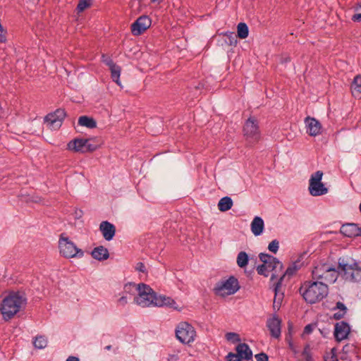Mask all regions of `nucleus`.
<instances>
[{
	"label": "nucleus",
	"instance_id": "1",
	"mask_svg": "<svg viewBox=\"0 0 361 361\" xmlns=\"http://www.w3.org/2000/svg\"><path fill=\"white\" fill-rule=\"evenodd\" d=\"M136 290L138 295L134 298L135 302L142 307H167L180 311L181 307L171 297L158 295L149 285L141 283L137 285Z\"/></svg>",
	"mask_w": 361,
	"mask_h": 361
},
{
	"label": "nucleus",
	"instance_id": "2",
	"mask_svg": "<svg viewBox=\"0 0 361 361\" xmlns=\"http://www.w3.org/2000/svg\"><path fill=\"white\" fill-rule=\"evenodd\" d=\"M298 293L308 305L319 303L329 295V286L323 281L307 280L301 283Z\"/></svg>",
	"mask_w": 361,
	"mask_h": 361
},
{
	"label": "nucleus",
	"instance_id": "3",
	"mask_svg": "<svg viewBox=\"0 0 361 361\" xmlns=\"http://www.w3.org/2000/svg\"><path fill=\"white\" fill-rule=\"evenodd\" d=\"M27 304V298L23 293L10 292L1 301L0 312L5 321L11 319L22 307Z\"/></svg>",
	"mask_w": 361,
	"mask_h": 361
},
{
	"label": "nucleus",
	"instance_id": "4",
	"mask_svg": "<svg viewBox=\"0 0 361 361\" xmlns=\"http://www.w3.org/2000/svg\"><path fill=\"white\" fill-rule=\"evenodd\" d=\"M338 276H341L350 282L361 281V267L360 263L353 257L345 255L338 259V266L336 268Z\"/></svg>",
	"mask_w": 361,
	"mask_h": 361
},
{
	"label": "nucleus",
	"instance_id": "5",
	"mask_svg": "<svg viewBox=\"0 0 361 361\" xmlns=\"http://www.w3.org/2000/svg\"><path fill=\"white\" fill-rule=\"evenodd\" d=\"M312 277V279L323 281L326 284L334 283L338 279V271L334 266L328 263H320L314 267Z\"/></svg>",
	"mask_w": 361,
	"mask_h": 361
},
{
	"label": "nucleus",
	"instance_id": "6",
	"mask_svg": "<svg viewBox=\"0 0 361 361\" xmlns=\"http://www.w3.org/2000/svg\"><path fill=\"white\" fill-rule=\"evenodd\" d=\"M243 136L250 144L257 143L261 138V133L257 119L254 116L249 117L243 128Z\"/></svg>",
	"mask_w": 361,
	"mask_h": 361
},
{
	"label": "nucleus",
	"instance_id": "7",
	"mask_svg": "<svg viewBox=\"0 0 361 361\" xmlns=\"http://www.w3.org/2000/svg\"><path fill=\"white\" fill-rule=\"evenodd\" d=\"M93 137L80 138L76 137L67 144V149L73 152H79L81 154L91 153L96 151L99 148V145L92 144L90 141L93 140Z\"/></svg>",
	"mask_w": 361,
	"mask_h": 361
},
{
	"label": "nucleus",
	"instance_id": "8",
	"mask_svg": "<svg viewBox=\"0 0 361 361\" xmlns=\"http://www.w3.org/2000/svg\"><path fill=\"white\" fill-rule=\"evenodd\" d=\"M63 233L60 235L59 240V248L60 254L66 258L82 257L84 252L77 247L73 242L68 237H64Z\"/></svg>",
	"mask_w": 361,
	"mask_h": 361
},
{
	"label": "nucleus",
	"instance_id": "9",
	"mask_svg": "<svg viewBox=\"0 0 361 361\" xmlns=\"http://www.w3.org/2000/svg\"><path fill=\"white\" fill-rule=\"evenodd\" d=\"M240 289L238 280L233 276L216 283L214 291L216 295L226 296L235 293Z\"/></svg>",
	"mask_w": 361,
	"mask_h": 361
},
{
	"label": "nucleus",
	"instance_id": "10",
	"mask_svg": "<svg viewBox=\"0 0 361 361\" xmlns=\"http://www.w3.org/2000/svg\"><path fill=\"white\" fill-rule=\"evenodd\" d=\"M176 338L183 344H190L195 341L196 331L195 328L187 322H180L175 330Z\"/></svg>",
	"mask_w": 361,
	"mask_h": 361
},
{
	"label": "nucleus",
	"instance_id": "11",
	"mask_svg": "<svg viewBox=\"0 0 361 361\" xmlns=\"http://www.w3.org/2000/svg\"><path fill=\"white\" fill-rule=\"evenodd\" d=\"M66 116L65 109H57L54 112L49 113L44 117V122L47 123L50 128L58 130L61 128Z\"/></svg>",
	"mask_w": 361,
	"mask_h": 361
},
{
	"label": "nucleus",
	"instance_id": "12",
	"mask_svg": "<svg viewBox=\"0 0 361 361\" xmlns=\"http://www.w3.org/2000/svg\"><path fill=\"white\" fill-rule=\"evenodd\" d=\"M66 116L65 109H57L54 112L49 113L44 117V122L47 123L50 128L58 130L61 128Z\"/></svg>",
	"mask_w": 361,
	"mask_h": 361
},
{
	"label": "nucleus",
	"instance_id": "13",
	"mask_svg": "<svg viewBox=\"0 0 361 361\" xmlns=\"http://www.w3.org/2000/svg\"><path fill=\"white\" fill-rule=\"evenodd\" d=\"M152 24L151 18L145 15L140 16L132 25L131 32L135 36L143 34Z\"/></svg>",
	"mask_w": 361,
	"mask_h": 361
},
{
	"label": "nucleus",
	"instance_id": "14",
	"mask_svg": "<svg viewBox=\"0 0 361 361\" xmlns=\"http://www.w3.org/2000/svg\"><path fill=\"white\" fill-rule=\"evenodd\" d=\"M350 332L349 324L345 321L337 322L334 326V335L336 341L340 342L348 338Z\"/></svg>",
	"mask_w": 361,
	"mask_h": 361
},
{
	"label": "nucleus",
	"instance_id": "15",
	"mask_svg": "<svg viewBox=\"0 0 361 361\" xmlns=\"http://www.w3.org/2000/svg\"><path fill=\"white\" fill-rule=\"evenodd\" d=\"M360 230L361 227L357 224L345 223L341 226L340 233L345 237L354 238L360 236Z\"/></svg>",
	"mask_w": 361,
	"mask_h": 361
},
{
	"label": "nucleus",
	"instance_id": "16",
	"mask_svg": "<svg viewBox=\"0 0 361 361\" xmlns=\"http://www.w3.org/2000/svg\"><path fill=\"white\" fill-rule=\"evenodd\" d=\"M281 320L276 314L267 321V326L270 331V335L275 338H279L281 336Z\"/></svg>",
	"mask_w": 361,
	"mask_h": 361
},
{
	"label": "nucleus",
	"instance_id": "17",
	"mask_svg": "<svg viewBox=\"0 0 361 361\" xmlns=\"http://www.w3.org/2000/svg\"><path fill=\"white\" fill-rule=\"evenodd\" d=\"M305 123L309 135L316 136L321 133L322 125L316 118L307 116L305 119Z\"/></svg>",
	"mask_w": 361,
	"mask_h": 361
},
{
	"label": "nucleus",
	"instance_id": "18",
	"mask_svg": "<svg viewBox=\"0 0 361 361\" xmlns=\"http://www.w3.org/2000/svg\"><path fill=\"white\" fill-rule=\"evenodd\" d=\"M99 230L102 232L104 238L107 241L111 240L116 233L115 226L107 221H104L100 224Z\"/></svg>",
	"mask_w": 361,
	"mask_h": 361
},
{
	"label": "nucleus",
	"instance_id": "19",
	"mask_svg": "<svg viewBox=\"0 0 361 361\" xmlns=\"http://www.w3.org/2000/svg\"><path fill=\"white\" fill-rule=\"evenodd\" d=\"M283 277H280L278 281L274 283V299L273 303V307L275 309L277 307L279 310L281 305V302L283 301L284 293L283 292H281V288L282 286Z\"/></svg>",
	"mask_w": 361,
	"mask_h": 361
},
{
	"label": "nucleus",
	"instance_id": "20",
	"mask_svg": "<svg viewBox=\"0 0 361 361\" xmlns=\"http://www.w3.org/2000/svg\"><path fill=\"white\" fill-rule=\"evenodd\" d=\"M235 350L242 360L248 361L252 359V351L247 343H239L235 347Z\"/></svg>",
	"mask_w": 361,
	"mask_h": 361
},
{
	"label": "nucleus",
	"instance_id": "21",
	"mask_svg": "<svg viewBox=\"0 0 361 361\" xmlns=\"http://www.w3.org/2000/svg\"><path fill=\"white\" fill-rule=\"evenodd\" d=\"M250 228L252 233L255 236H259L262 234L264 230V222L262 217L255 216L250 224Z\"/></svg>",
	"mask_w": 361,
	"mask_h": 361
},
{
	"label": "nucleus",
	"instance_id": "22",
	"mask_svg": "<svg viewBox=\"0 0 361 361\" xmlns=\"http://www.w3.org/2000/svg\"><path fill=\"white\" fill-rule=\"evenodd\" d=\"M308 190L312 196L317 197L328 192V188L323 183L309 184Z\"/></svg>",
	"mask_w": 361,
	"mask_h": 361
},
{
	"label": "nucleus",
	"instance_id": "23",
	"mask_svg": "<svg viewBox=\"0 0 361 361\" xmlns=\"http://www.w3.org/2000/svg\"><path fill=\"white\" fill-rule=\"evenodd\" d=\"M92 257L99 261L106 260L109 257L108 250L104 246H98L92 250L91 252Z\"/></svg>",
	"mask_w": 361,
	"mask_h": 361
},
{
	"label": "nucleus",
	"instance_id": "24",
	"mask_svg": "<svg viewBox=\"0 0 361 361\" xmlns=\"http://www.w3.org/2000/svg\"><path fill=\"white\" fill-rule=\"evenodd\" d=\"M353 96L356 99H361V75H357L350 86Z\"/></svg>",
	"mask_w": 361,
	"mask_h": 361
},
{
	"label": "nucleus",
	"instance_id": "25",
	"mask_svg": "<svg viewBox=\"0 0 361 361\" xmlns=\"http://www.w3.org/2000/svg\"><path fill=\"white\" fill-rule=\"evenodd\" d=\"M78 124L80 126H84L90 129L97 127L96 121L88 116H81L78 118Z\"/></svg>",
	"mask_w": 361,
	"mask_h": 361
},
{
	"label": "nucleus",
	"instance_id": "26",
	"mask_svg": "<svg viewBox=\"0 0 361 361\" xmlns=\"http://www.w3.org/2000/svg\"><path fill=\"white\" fill-rule=\"evenodd\" d=\"M332 310H340V312L334 313L331 317L332 319L336 320H340L343 319L348 311L347 307L340 301L336 303V306Z\"/></svg>",
	"mask_w": 361,
	"mask_h": 361
},
{
	"label": "nucleus",
	"instance_id": "27",
	"mask_svg": "<svg viewBox=\"0 0 361 361\" xmlns=\"http://www.w3.org/2000/svg\"><path fill=\"white\" fill-rule=\"evenodd\" d=\"M233 202L230 197L226 196L220 199L218 203V209L221 212H227L231 209Z\"/></svg>",
	"mask_w": 361,
	"mask_h": 361
},
{
	"label": "nucleus",
	"instance_id": "28",
	"mask_svg": "<svg viewBox=\"0 0 361 361\" xmlns=\"http://www.w3.org/2000/svg\"><path fill=\"white\" fill-rule=\"evenodd\" d=\"M109 70L111 71V78L112 80L115 82L116 84L121 85L120 75L121 68L115 63L111 67H109Z\"/></svg>",
	"mask_w": 361,
	"mask_h": 361
},
{
	"label": "nucleus",
	"instance_id": "29",
	"mask_svg": "<svg viewBox=\"0 0 361 361\" xmlns=\"http://www.w3.org/2000/svg\"><path fill=\"white\" fill-rule=\"evenodd\" d=\"M249 35V28L246 23H240L237 26V34L236 35L240 39H245Z\"/></svg>",
	"mask_w": 361,
	"mask_h": 361
},
{
	"label": "nucleus",
	"instance_id": "30",
	"mask_svg": "<svg viewBox=\"0 0 361 361\" xmlns=\"http://www.w3.org/2000/svg\"><path fill=\"white\" fill-rule=\"evenodd\" d=\"M299 264V261L294 262L286 269V271L283 273L280 277H283V280L286 275L288 276L294 275L296 273V271L300 268V265Z\"/></svg>",
	"mask_w": 361,
	"mask_h": 361
},
{
	"label": "nucleus",
	"instance_id": "31",
	"mask_svg": "<svg viewBox=\"0 0 361 361\" xmlns=\"http://www.w3.org/2000/svg\"><path fill=\"white\" fill-rule=\"evenodd\" d=\"M236 262L240 268H245L249 262L248 255L244 251L240 252L237 256Z\"/></svg>",
	"mask_w": 361,
	"mask_h": 361
},
{
	"label": "nucleus",
	"instance_id": "32",
	"mask_svg": "<svg viewBox=\"0 0 361 361\" xmlns=\"http://www.w3.org/2000/svg\"><path fill=\"white\" fill-rule=\"evenodd\" d=\"M33 345L36 348L44 349L47 345V339L44 336H37L34 338Z\"/></svg>",
	"mask_w": 361,
	"mask_h": 361
},
{
	"label": "nucleus",
	"instance_id": "33",
	"mask_svg": "<svg viewBox=\"0 0 361 361\" xmlns=\"http://www.w3.org/2000/svg\"><path fill=\"white\" fill-rule=\"evenodd\" d=\"M259 260L262 262V264H267L270 263V261L275 262V263L279 264V259L267 253L261 252L259 255Z\"/></svg>",
	"mask_w": 361,
	"mask_h": 361
},
{
	"label": "nucleus",
	"instance_id": "34",
	"mask_svg": "<svg viewBox=\"0 0 361 361\" xmlns=\"http://www.w3.org/2000/svg\"><path fill=\"white\" fill-rule=\"evenodd\" d=\"M225 37H226V39H225V42L230 45V46H232V45H234L235 46L236 44H237V38L238 37L235 33L233 32H227L225 34Z\"/></svg>",
	"mask_w": 361,
	"mask_h": 361
},
{
	"label": "nucleus",
	"instance_id": "35",
	"mask_svg": "<svg viewBox=\"0 0 361 361\" xmlns=\"http://www.w3.org/2000/svg\"><path fill=\"white\" fill-rule=\"evenodd\" d=\"M92 0H79L76 10L78 13H81L85 9L90 8L92 5Z\"/></svg>",
	"mask_w": 361,
	"mask_h": 361
},
{
	"label": "nucleus",
	"instance_id": "36",
	"mask_svg": "<svg viewBox=\"0 0 361 361\" xmlns=\"http://www.w3.org/2000/svg\"><path fill=\"white\" fill-rule=\"evenodd\" d=\"M323 176V172L322 171H317L312 173L309 180V184L322 183V179Z\"/></svg>",
	"mask_w": 361,
	"mask_h": 361
},
{
	"label": "nucleus",
	"instance_id": "37",
	"mask_svg": "<svg viewBox=\"0 0 361 361\" xmlns=\"http://www.w3.org/2000/svg\"><path fill=\"white\" fill-rule=\"evenodd\" d=\"M310 350V345L307 343L302 352V355L304 357L305 361H314Z\"/></svg>",
	"mask_w": 361,
	"mask_h": 361
},
{
	"label": "nucleus",
	"instance_id": "38",
	"mask_svg": "<svg viewBox=\"0 0 361 361\" xmlns=\"http://www.w3.org/2000/svg\"><path fill=\"white\" fill-rule=\"evenodd\" d=\"M257 271L259 275L264 277H268L269 275V270L267 269V265L264 264H259L257 267Z\"/></svg>",
	"mask_w": 361,
	"mask_h": 361
},
{
	"label": "nucleus",
	"instance_id": "39",
	"mask_svg": "<svg viewBox=\"0 0 361 361\" xmlns=\"http://www.w3.org/2000/svg\"><path fill=\"white\" fill-rule=\"evenodd\" d=\"M225 336L227 341H231L233 343H235L240 341V336L237 333L228 332L226 334Z\"/></svg>",
	"mask_w": 361,
	"mask_h": 361
},
{
	"label": "nucleus",
	"instance_id": "40",
	"mask_svg": "<svg viewBox=\"0 0 361 361\" xmlns=\"http://www.w3.org/2000/svg\"><path fill=\"white\" fill-rule=\"evenodd\" d=\"M279 268V271H281L283 268V264L279 260V264L275 263V262L270 261V263L267 264V269L271 271V270H275Z\"/></svg>",
	"mask_w": 361,
	"mask_h": 361
},
{
	"label": "nucleus",
	"instance_id": "41",
	"mask_svg": "<svg viewBox=\"0 0 361 361\" xmlns=\"http://www.w3.org/2000/svg\"><path fill=\"white\" fill-rule=\"evenodd\" d=\"M279 248V242L276 239L273 240L268 245V250L274 254H276Z\"/></svg>",
	"mask_w": 361,
	"mask_h": 361
},
{
	"label": "nucleus",
	"instance_id": "42",
	"mask_svg": "<svg viewBox=\"0 0 361 361\" xmlns=\"http://www.w3.org/2000/svg\"><path fill=\"white\" fill-rule=\"evenodd\" d=\"M102 61L105 65H106L109 68L111 67V66H113L114 64H115V63L114 62L112 59L106 54L102 55Z\"/></svg>",
	"mask_w": 361,
	"mask_h": 361
},
{
	"label": "nucleus",
	"instance_id": "43",
	"mask_svg": "<svg viewBox=\"0 0 361 361\" xmlns=\"http://www.w3.org/2000/svg\"><path fill=\"white\" fill-rule=\"evenodd\" d=\"M226 361H242L243 360L237 353H229L226 357Z\"/></svg>",
	"mask_w": 361,
	"mask_h": 361
},
{
	"label": "nucleus",
	"instance_id": "44",
	"mask_svg": "<svg viewBox=\"0 0 361 361\" xmlns=\"http://www.w3.org/2000/svg\"><path fill=\"white\" fill-rule=\"evenodd\" d=\"M292 329H293L292 324L288 323V332L286 335V338H285V340H286V341L287 342L288 344H290V342H293L292 341Z\"/></svg>",
	"mask_w": 361,
	"mask_h": 361
},
{
	"label": "nucleus",
	"instance_id": "45",
	"mask_svg": "<svg viewBox=\"0 0 361 361\" xmlns=\"http://www.w3.org/2000/svg\"><path fill=\"white\" fill-rule=\"evenodd\" d=\"M257 361H269V357L265 353H260L255 355Z\"/></svg>",
	"mask_w": 361,
	"mask_h": 361
},
{
	"label": "nucleus",
	"instance_id": "46",
	"mask_svg": "<svg viewBox=\"0 0 361 361\" xmlns=\"http://www.w3.org/2000/svg\"><path fill=\"white\" fill-rule=\"evenodd\" d=\"M135 269L142 273H146L147 269L145 264L142 262H137L135 266Z\"/></svg>",
	"mask_w": 361,
	"mask_h": 361
},
{
	"label": "nucleus",
	"instance_id": "47",
	"mask_svg": "<svg viewBox=\"0 0 361 361\" xmlns=\"http://www.w3.org/2000/svg\"><path fill=\"white\" fill-rule=\"evenodd\" d=\"M137 287V285H136L134 283H128L125 285L124 290L126 292H130L131 291L132 288H134L136 290V288Z\"/></svg>",
	"mask_w": 361,
	"mask_h": 361
},
{
	"label": "nucleus",
	"instance_id": "48",
	"mask_svg": "<svg viewBox=\"0 0 361 361\" xmlns=\"http://www.w3.org/2000/svg\"><path fill=\"white\" fill-rule=\"evenodd\" d=\"M271 271H272V274H271V279H270V280L271 281L279 277L280 278L281 276H279V274L282 272V271H279V268H276V271L271 270Z\"/></svg>",
	"mask_w": 361,
	"mask_h": 361
},
{
	"label": "nucleus",
	"instance_id": "49",
	"mask_svg": "<svg viewBox=\"0 0 361 361\" xmlns=\"http://www.w3.org/2000/svg\"><path fill=\"white\" fill-rule=\"evenodd\" d=\"M313 331V326L312 324H307V326H305L304 328V330H303V333L305 334H310L312 333V331Z\"/></svg>",
	"mask_w": 361,
	"mask_h": 361
},
{
	"label": "nucleus",
	"instance_id": "50",
	"mask_svg": "<svg viewBox=\"0 0 361 361\" xmlns=\"http://www.w3.org/2000/svg\"><path fill=\"white\" fill-rule=\"evenodd\" d=\"M351 20H352L353 22H358V23H360V22H361V13H355V14H354V15L352 16Z\"/></svg>",
	"mask_w": 361,
	"mask_h": 361
},
{
	"label": "nucleus",
	"instance_id": "51",
	"mask_svg": "<svg viewBox=\"0 0 361 361\" xmlns=\"http://www.w3.org/2000/svg\"><path fill=\"white\" fill-rule=\"evenodd\" d=\"M288 348H290V350H291L293 351V353L296 355L298 353V351L296 350L294 344L293 342H290V344H288Z\"/></svg>",
	"mask_w": 361,
	"mask_h": 361
},
{
	"label": "nucleus",
	"instance_id": "52",
	"mask_svg": "<svg viewBox=\"0 0 361 361\" xmlns=\"http://www.w3.org/2000/svg\"><path fill=\"white\" fill-rule=\"evenodd\" d=\"M118 302L122 305H125L127 303V298L126 296H122L118 299Z\"/></svg>",
	"mask_w": 361,
	"mask_h": 361
},
{
	"label": "nucleus",
	"instance_id": "53",
	"mask_svg": "<svg viewBox=\"0 0 361 361\" xmlns=\"http://www.w3.org/2000/svg\"><path fill=\"white\" fill-rule=\"evenodd\" d=\"M351 347H353V345H350V344H346V345H345L343 346V351L344 353H348V352H349V351H350V348Z\"/></svg>",
	"mask_w": 361,
	"mask_h": 361
},
{
	"label": "nucleus",
	"instance_id": "54",
	"mask_svg": "<svg viewBox=\"0 0 361 361\" xmlns=\"http://www.w3.org/2000/svg\"><path fill=\"white\" fill-rule=\"evenodd\" d=\"M66 361H79V358L75 356H69Z\"/></svg>",
	"mask_w": 361,
	"mask_h": 361
},
{
	"label": "nucleus",
	"instance_id": "55",
	"mask_svg": "<svg viewBox=\"0 0 361 361\" xmlns=\"http://www.w3.org/2000/svg\"><path fill=\"white\" fill-rule=\"evenodd\" d=\"M104 348L107 350H110L111 349V345H106Z\"/></svg>",
	"mask_w": 361,
	"mask_h": 361
},
{
	"label": "nucleus",
	"instance_id": "56",
	"mask_svg": "<svg viewBox=\"0 0 361 361\" xmlns=\"http://www.w3.org/2000/svg\"><path fill=\"white\" fill-rule=\"evenodd\" d=\"M150 2L152 4L156 3V2L160 3V1L159 0H150Z\"/></svg>",
	"mask_w": 361,
	"mask_h": 361
},
{
	"label": "nucleus",
	"instance_id": "57",
	"mask_svg": "<svg viewBox=\"0 0 361 361\" xmlns=\"http://www.w3.org/2000/svg\"><path fill=\"white\" fill-rule=\"evenodd\" d=\"M358 8H361V3H358V4H357V6H356L355 9H356V10H357V9H358Z\"/></svg>",
	"mask_w": 361,
	"mask_h": 361
},
{
	"label": "nucleus",
	"instance_id": "58",
	"mask_svg": "<svg viewBox=\"0 0 361 361\" xmlns=\"http://www.w3.org/2000/svg\"><path fill=\"white\" fill-rule=\"evenodd\" d=\"M359 209H360V212L361 213V202L360 203V205H359Z\"/></svg>",
	"mask_w": 361,
	"mask_h": 361
},
{
	"label": "nucleus",
	"instance_id": "59",
	"mask_svg": "<svg viewBox=\"0 0 361 361\" xmlns=\"http://www.w3.org/2000/svg\"><path fill=\"white\" fill-rule=\"evenodd\" d=\"M360 236H361V229H360Z\"/></svg>",
	"mask_w": 361,
	"mask_h": 361
}]
</instances>
